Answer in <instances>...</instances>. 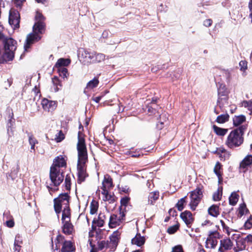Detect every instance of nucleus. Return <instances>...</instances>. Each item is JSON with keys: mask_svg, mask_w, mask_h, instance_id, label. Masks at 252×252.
<instances>
[{"mask_svg": "<svg viewBox=\"0 0 252 252\" xmlns=\"http://www.w3.org/2000/svg\"><path fill=\"white\" fill-rule=\"evenodd\" d=\"M78 151V183L81 184L86 177V163L88 161V154L87 148L85 143V140L80 136V132L78 133V141L77 143Z\"/></svg>", "mask_w": 252, "mask_h": 252, "instance_id": "obj_1", "label": "nucleus"}, {"mask_svg": "<svg viewBox=\"0 0 252 252\" xmlns=\"http://www.w3.org/2000/svg\"><path fill=\"white\" fill-rule=\"evenodd\" d=\"M247 128V125H242L232 130L227 136L225 145L230 149L240 146L243 143V135Z\"/></svg>", "mask_w": 252, "mask_h": 252, "instance_id": "obj_2", "label": "nucleus"}, {"mask_svg": "<svg viewBox=\"0 0 252 252\" xmlns=\"http://www.w3.org/2000/svg\"><path fill=\"white\" fill-rule=\"evenodd\" d=\"M64 176L61 169L57 167H51L50 170V183L46 182V187L49 190L55 191L58 189L57 187L63 181Z\"/></svg>", "mask_w": 252, "mask_h": 252, "instance_id": "obj_3", "label": "nucleus"}, {"mask_svg": "<svg viewBox=\"0 0 252 252\" xmlns=\"http://www.w3.org/2000/svg\"><path fill=\"white\" fill-rule=\"evenodd\" d=\"M70 196L67 193L61 194L54 199V208L58 217L61 213L62 207L69 206Z\"/></svg>", "mask_w": 252, "mask_h": 252, "instance_id": "obj_4", "label": "nucleus"}, {"mask_svg": "<svg viewBox=\"0 0 252 252\" xmlns=\"http://www.w3.org/2000/svg\"><path fill=\"white\" fill-rule=\"evenodd\" d=\"M55 249L58 250L62 246V252H72L75 250L72 243L70 241L65 240L64 236L61 234L57 236L55 240Z\"/></svg>", "mask_w": 252, "mask_h": 252, "instance_id": "obj_5", "label": "nucleus"}, {"mask_svg": "<svg viewBox=\"0 0 252 252\" xmlns=\"http://www.w3.org/2000/svg\"><path fill=\"white\" fill-rule=\"evenodd\" d=\"M218 105L220 108H222L224 104H228V91L224 84H220L218 89Z\"/></svg>", "mask_w": 252, "mask_h": 252, "instance_id": "obj_6", "label": "nucleus"}, {"mask_svg": "<svg viewBox=\"0 0 252 252\" xmlns=\"http://www.w3.org/2000/svg\"><path fill=\"white\" fill-rule=\"evenodd\" d=\"M202 188L197 187L190 193V208L192 210H195L202 197Z\"/></svg>", "mask_w": 252, "mask_h": 252, "instance_id": "obj_7", "label": "nucleus"}, {"mask_svg": "<svg viewBox=\"0 0 252 252\" xmlns=\"http://www.w3.org/2000/svg\"><path fill=\"white\" fill-rule=\"evenodd\" d=\"M125 214L124 212L120 211L119 214H113L109 218V226L110 228H115L120 225L125 220Z\"/></svg>", "mask_w": 252, "mask_h": 252, "instance_id": "obj_8", "label": "nucleus"}, {"mask_svg": "<svg viewBox=\"0 0 252 252\" xmlns=\"http://www.w3.org/2000/svg\"><path fill=\"white\" fill-rule=\"evenodd\" d=\"M94 52H90L85 49L80 50L79 59L81 62L84 64L94 63Z\"/></svg>", "mask_w": 252, "mask_h": 252, "instance_id": "obj_9", "label": "nucleus"}, {"mask_svg": "<svg viewBox=\"0 0 252 252\" xmlns=\"http://www.w3.org/2000/svg\"><path fill=\"white\" fill-rule=\"evenodd\" d=\"M220 238V233L217 231H210L206 241V248L214 249L218 244V239Z\"/></svg>", "mask_w": 252, "mask_h": 252, "instance_id": "obj_10", "label": "nucleus"}, {"mask_svg": "<svg viewBox=\"0 0 252 252\" xmlns=\"http://www.w3.org/2000/svg\"><path fill=\"white\" fill-rule=\"evenodd\" d=\"M35 18L36 22L33 27V31L42 33L45 28L44 18L41 13L37 12Z\"/></svg>", "mask_w": 252, "mask_h": 252, "instance_id": "obj_11", "label": "nucleus"}, {"mask_svg": "<svg viewBox=\"0 0 252 252\" xmlns=\"http://www.w3.org/2000/svg\"><path fill=\"white\" fill-rule=\"evenodd\" d=\"M20 18L18 11L12 9L9 11V23L14 29L19 28Z\"/></svg>", "mask_w": 252, "mask_h": 252, "instance_id": "obj_12", "label": "nucleus"}, {"mask_svg": "<svg viewBox=\"0 0 252 252\" xmlns=\"http://www.w3.org/2000/svg\"><path fill=\"white\" fill-rule=\"evenodd\" d=\"M34 33H30L28 35L24 45V51L28 52V49L30 48L32 44L34 42L38 41L40 39V36L38 35L40 32H35L33 31Z\"/></svg>", "mask_w": 252, "mask_h": 252, "instance_id": "obj_13", "label": "nucleus"}, {"mask_svg": "<svg viewBox=\"0 0 252 252\" xmlns=\"http://www.w3.org/2000/svg\"><path fill=\"white\" fill-rule=\"evenodd\" d=\"M62 232L65 235H71L74 232V226L71 221L62 222Z\"/></svg>", "mask_w": 252, "mask_h": 252, "instance_id": "obj_14", "label": "nucleus"}, {"mask_svg": "<svg viewBox=\"0 0 252 252\" xmlns=\"http://www.w3.org/2000/svg\"><path fill=\"white\" fill-rule=\"evenodd\" d=\"M113 186V180L111 177L109 175H105L101 187L102 190H109L112 188Z\"/></svg>", "mask_w": 252, "mask_h": 252, "instance_id": "obj_15", "label": "nucleus"}, {"mask_svg": "<svg viewBox=\"0 0 252 252\" xmlns=\"http://www.w3.org/2000/svg\"><path fill=\"white\" fill-rule=\"evenodd\" d=\"M42 108L44 110H54L57 107V103L55 101L44 98L41 101Z\"/></svg>", "mask_w": 252, "mask_h": 252, "instance_id": "obj_16", "label": "nucleus"}, {"mask_svg": "<svg viewBox=\"0 0 252 252\" xmlns=\"http://www.w3.org/2000/svg\"><path fill=\"white\" fill-rule=\"evenodd\" d=\"M246 241H247V242L252 243V235L249 234L244 240H241L238 241L237 242V245L238 246V249H237V248H235V252H238L240 251H242L244 250L246 247L245 245V243Z\"/></svg>", "mask_w": 252, "mask_h": 252, "instance_id": "obj_17", "label": "nucleus"}, {"mask_svg": "<svg viewBox=\"0 0 252 252\" xmlns=\"http://www.w3.org/2000/svg\"><path fill=\"white\" fill-rule=\"evenodd\" d=\"M66 164V160L64 157L60 155L54 159L53 163L51 167H57L58 169H60V167H65Z\"/></svg>", "mask_w": 252, "mask_h": 252, "instance_id": "obj_18", "label": "nucleus"}, {"mask_svg": "<svg viewBox=\"0 0 252 252\" xmlns=\"http://www.w3.org/2000/svg\"><path fill=\"white\" fill-rule=\"evenodd\" d=\"M159 192L158 191H153L149 193L147 196V203L148 205H154L159 199Z\"/></svg>", "mask_w": 252, "mask_h": 252, "instance_id": "obj_19", "label": "nucleus"}, {"mask_svg": "<svg viewBox=\"0 0 252 252\" xmlns=\"http://www.w3.org/2000/svg\"><path fill=\"white\" fill-rule=\"evenodd\" d=\"M180 216L187 225L188 227H190V224L193 221L192 214L189 211H186L182 213Z\"/></svg>", "mask_w": 252, "mask_h": 252, "instance_id": "obj_20", "label": "nucleus"}, {"mask_svg": "<svg viewBox=\"0 0 252 252\" xmlns=\"http://www.w3.org/2000/svg\"><path fill=\"white\" fill-rule=\"evenodd\" d=\"M232 247V243L231 241L228 239H224L220 241V246L219 249L220 252H223L225 251L231 249Z\"/></svg>", "mask_w": 252, "mask_h": 252, "instance_id": "obj_21", "label": "nucleus"}, {"mask_svg": "<svg viewBox=\"0 0 252 252\" xmlns=\"http://www.w3.org/2000/svg\"><path fill=\"white\" fill-rule=\"evenodd\" d=\"M121 232L118 231H114L113 234L110 236V241L112 248H115L117 246L119 240L120 238Z\"/></svg>", "mask_w": 252, "mask_h": 252, "instance_id": "obj_22", "label": "nucleus"}, {"mask_svg": "<svg viewBox=\"0 0 252 252\" xmlns=\"http://www.w3.org/2000/svg\"><path fill=\"white\" fill-rule=\"evenodd\" d=\"M214 172L218 178L219 183H220L222 182V165L219 161L217 162L214 168Z\"/></svg>", "mask_w": 252, "mask_h": 252, "instance_id": "obj_23", "label": "nucleus"}, {"mask_svg": "<svg viewBox=\"0 0 252 252\" xmlns=\"http://www.w3.org/2000/svg\"><path fill=\"white\" fill-rule=\"evenodd\" d=\"M145 242V237L141 236L140 234H137L136 236L131 240L132 244L135 245L138 247H141L144 245Z\"/></svg>", "mask_w": 252, "mask_h": 252, "instance_id": "obj_24", "label": "nucleus"}, {"mask_svg": "<svg viewBox=\"0 0 252 252\" xmlns=\"http://www.w3.org/2000/svg\"><path fill=\"white\" fill-rule=\"evenodd\" d=\"M61 220L62 222L71 221V212L69 206L63 208Z\"/></svg>", "mask_w": 252, "mask_h": 252, "instance_id": "obj_25", "label": "nucleus"}, {"mask_svg": "<svg viewBox=\"0 0 252 252\" xmlns=\"http://www.w3.org/2000/svg\"><path fill=\"white\" fill-rule=\"evenodd\" d=\"M101 194L103 195V200L108 201L110 203H113L115 201V197L109 192L108 190H102Z\"/></svg>", "mask_w": 252, "mask_h": 252, "instance_id": "obj_26", "label": "nucleus"}, {"mask_svg": "<svg viewBox=\"0 0 252 252\" xmlns=\"http://www.w3.org/2000/svg\"><path fill=\"white\" fill-rule=\"evenodd\" d=\"M246 121V117L243 115L235 116L233 118L234 126H237L242 125Z\"/></svg>", "mask_w": 252, "mask_h": 252, "instance_id": "obj_27", "label": "nucleus"}, {"mask_svg": "<svg viewBox=\"0 0 252 252\" xmlns=\"http://www.w3.org/2000/svg\"><path fill=\"white\" fill-rule=\"evenodd\" d=\"M210 215L217 217L220 214L219 207L217 205H213L210 207L208 210Z\"/></svg>", "mask_w": 252, "mask_h": 252, "instance_id": "obj_28", "label": "nucleus"}, {"mask_svg": "<svg viewBox=\"0 0 252 252\" xmlns=\"http://www.w3.org/2000/svg\"><path fill=\"white\" fill-rule=\"evenodd\" d=\"M252 164V156L248 155L240 163V166L242 168H245Z\"/></svg>", "mask_w": 252, "mask_h": 252, "instance_id": "obj_29", "label": "nucleus"}, {"mask_svg": "<svg viewBox=\"0 0 252 252\" xmlns=\"http://www.w3.org/2000/svg\"><path fill=\"white\" fill-rule=\"evenodd\" d=\"M70 63V60L68 59L61 58L59 59L56 63V66L57 67H62L68 65Z\"/></svg>", "mask_w": 252, "mask_h": 252, "instance_id": "obj_30", "label": "nucleus"}, {"mask_svg": "<svg viewBox=\"0 0 252 252\" xmlns=\"http://www.w3.org/2000/svg\"><path fill=\"white\" fill-rule=\"evenodd\" d=\"M213 128L214 132L219 136H224L228 131L227 129L220 128L216 125L213 126Z\"/></svg>", "mask_w": 252, "mask_h": 252, "instance_id": "obj_31", "label": "nucleus"}, {"mask_svg": "<svg viewBox=\"0 0 252 252\" xmlns=\"http://www.w3.org/2000/svg\"><path fill=\"white\" fill-rule=\"evenodd\" d=\"M99 83L98 79L96 78H94L93 80L90 81L87 84L86 89L88 90H92L94 88L96 87Z\"/></svg>", "mask_w": 252, "mask_h": 252, "instance_id": "obj_32", "label": "nucleus"}, {"mask_svg": "<svg viewBox=\"0 0 252 252\" xmlns=\"http://www.w3.org/2000/svg\"><path fill=\"white\" fill-rule=\"evenodd\" d=\"M239 197V195L236 192H232L229 198V204L232 206L236 205L238 201Z\"/></svg>", "mask_w": 252, "mask_h": 252, "instance_id": "obj_33", "label": "nucleus"}, {"mask_svg": "<svg viewBox=\"0 0 252 252\" xmlns=\"http://www.w3.org/2000/svg\"><path fill=\"white\" fill-rule=\"evenodd\" d=\"M98 249L102 250L104 248H112V246L108 241H98Z\"/></svg>", "mask_w": 252, "mask_h": 252, "instance_id": "obj_34", "label": "nucleus"}, {"mask_svg": "<svg viewBox=\"0 0 252 252\" xmlns=\"http://www.w3.org/2000/svg\"><path fill=\"white\" fill-rule=\"evenodd\" d=\"M105 216L103 214H99L97 220H94L93 221V223H96L98 227H102L104 223V219Z\"/></svg>", "mask_w": 252, "mask_h": 252, "instance_id": "obj_35", "label": "nucleus"}, {"mask_svg": "<svg viewBox=\"0 0 252 252\" xmlns=\"http://www.w3.org/2000/svg\"><path fill=\"white\" fill-rule=\"evenodd\" d=\"M94 63H100L104 61L105 59V55L102 53H96L94 52Z\"/></svg>", "mask_w": 252, "mask_h": 252, "instance_id": "obj_36", "label": "nucleus"}, {"mask_svg": "<svg viewBox=\"0 0 252 252\" xmlns=\"http://www.w3.org/2000/svg\"><path fill=\"white\" fill-rule=\"evenodd\" d=\"M229 117V116L227 113L222 114L217 117L216 121L219 124H223L228 121Z\"/></svg>", "mask_w": 252, "mask_h": 252, "instance_id": "obj_37", "label": "nucleus"}, {"mask_svg": "<svg viewBox=\"0 0 252 252\" xmlns=\"http://www.w3.org/2000/svg\"><path fill=\"white\" fill-rule=\"evenodd\" d=\"M98 203L95 201H92L90 204V214L92 215L95 214L98 210Z\"/></svg>", "mask_w": 252, "mask_h": 252, "instance_id": "obj_38", "label": "nucleus"}, {"mask_svg": "<svg viewBox=\"0 0 252 252\" xmlns=\"http://www.w3.org/2000/svg\"><path fill=\"white\" fill-rule=\"evenodd\" d=\"M238 211L240 217L246 214L248 212V209L247 208L246 204H241L239 207Z\"/></svg>", "mask_w": 252, "mask_h": 252, "instance_id": "obj_39", "label": "nucleus"}, {"mask_svg": "<svg viewBox=\"0 0 252 252\" xmlns=\"http://www.w3.org/2000/svg\"><path fill=\"white\" fill-rule=\"evenodd\" d=\"M52 83L53 85L55 86V88L54 89L55 92H58L59 90V88H58V86H61V84L58 77L57 76H54L52 78Z\"/></svg>", "mask_w": 252, "mask_h": 252, "instance_id": "obj_40", "label": "nucleus"}, {"mask_svg": "<svg viewBox=\"0 0 252 252\" xmlns=\"http://www.w3.org/2000/svg\"><path fill=\"white\" fill-rule=\"evenodd\" d=\"M186 197H183L179 200L178 203L176 204V207H177L179 211H181L184 209V204L186 202Z\"/></svg>", "mask_w": 252, "mask_h": 252, "instance_id": "obj_41", "label": "nucleus"}, {"mask_svg": "<svg viewBox=\"0 0 252 252\" xmlns=\"http://www.w3.org/2000/svg\"><path fill=\"white\" fill-rule=\"evenodd\" d=\"M241 105L248 110H252V101H243L241 103Z\"/></svg>", "mask_w": 252, "mask_h": 252, "instance_id": "obj_42", "label": "nucleus"}, {"mask_svg": "<svg viewBox=\"0 0 252 252\" xmlns=\"http://www.w3.org/2000/svg\"><path fill=\"white\" fill-rule=\"evenodd\" d=\"M58 71L59 73V74L60 76H61L63 78H66L67 77V70L66 68L64 67H61L59 68Z\"/></svg>", "mask_w": 252, "mask_h": 252, "instance_id": "obj_43", "label": "nucleus"}, {"mask_svg": "<svg viewBox=\"0 0 252 252\" xmlns=\"http://www.w3.org/2000/svg\"><path fill=\"white\" fill-rule=\"evenodd\" d=\"M179 227V225L178 224L174 225L169 227L167 229V232L169 234H174L175 232L177 231Z\"/></svg>", "mask_w": 252, "mask_h": 252, "instance_id": "obj_44", "label": "nucleus"}, {"mask_svg": "<svg viewBox=\"0 0 252 252\" xmlns=\"http://www.w3.org/2000/svg\"><path fill=\"white\" fill-rule=\"evenodd\" d=\"M29 141L30 144L31 145V149L34 150L35 144L37 143V140L32 136H29Z\"/></svg>", "mask_w": 252, "mask_h": 252, "instance_id": "obj_45", "label": "nucleus"}, {"mask_svg": "<svg viewBox=\"0 0 252 252\" xmlns=\"http://www.w3.org/2000/svg\"><path fill=\"white\" fill-rule=\"evenodd\" d=\"M64 138V134L62 130L59 131L58 134L56 135L55 140L57 142H61Z\"/></svg>", "mask_w": 252, "mask_h": 252, "instance_id": "obj_46", "label": "nucleus"}, {"mask_svg": "<svg viewBox=\"0 0 252 252\" xmlns=\"http://www.w3.org/2000/svg\"><path fill=\"white\" fill-rule=\"evenodd\" d=\"M222 196L221 191H220L218 190L216 192H215L213 196V198L214 201H219L220 200Z\"/></svg>", "mask_w": 252, "mask_h": 252, "instance_id": "obj_47", "label": "nucleus"}, {"mask_svg": "<svg viewBox=\"0 0 252 252\" xmlns=\"http://www.w3.org/2000/svg\"><path fill=\"white\" fill-rule=\"evenodd\" d=\"M65 187L67 189H69L71 186V179L69 176L66 175L65 178Z\"/></svg>", "mask_w": 252, "mask_h": 252, "instance_id": "obj_48", "label": "nucleus"}, {"mask_svg": "<svg viewBox=\"0 0 252 252\" xmlns=\"http://www.w3.org/2000/svg\"><path fill=\"white\" fill-rule=\"evenodd\" d=\"M226 152V150L224 148H220L217 149V150L215 152V153H216L219 156V157L222 159L223 158L222 156V154L223 153H225Z\"/></svg>", "mask_w": 252, "mask_h": 252, "instance_id": "obj_49", "label": "nucleus"}, {"mask_svg": "<svg viewBox=\"0 0 252 252\" xmlns=\"http://www.w3.org/2000/svg\"><path fill=\"white\" fill-rule=\"evenodd\" d=\"M156 101H157V99H153L152 102H151V105L150 106H148V111H150V110H155L156 109H157L158 108L156 107Z\"/></svg>", "mask_w": 252, "mask_h": 252, "instance_id": "obj_50", "label": "nucleus"}, {"mask_svg": "<svg viewBox=\"0 0 252 252\" xmlns=\"http://www.w3.org/2000/svg\"><path fill=\"white\" fill-rule=\"evenodd\" d=\"M240 69L241 70H245L247 69V63L245 61H241L239 63Z\"/></svg>", "mask_w": 252, "mask_h": 252, "instance_id": "obj_51", "label": "nucleus"}, {"mask_svg": "<svg viewBox=\"0 0 252 252\" xmlns=\"http://www.w3.org/2000/svg\"><path fill=\"white\" fill-rule=\"evenodd\" d=\"M129 201V198L128 197H123L121 200V203L122 205L126 206Z\"/></svg>", "mask_w": 252, "mask_h": 252, "instance_id": "obj_52", "label": "nucleus"}, {"mask_svg": "<svg viewBox=\"0 0 252 252\" xmlns=\"http://www.w3.org/2000/svg\"><path fill=\"white\" fill-rule=\"evenodd\" d=\"M22 244V240L19 235H16L15 239L14 245H21Z\"/></svg>", "mask_w": 252, "mask_h": 252, "instance_id": "obj_53", "label": "nucleus"}, {"mask_svg": "<svg viewBox=\"0 0 252 252\" xmlns=\"http://www.w3.org/2000/svg\"><path fill=\"white\" fill-rule=\"evenodd\" d=\"M220 222V223H221L224 230H225L227 234L228 235H230L229 228L225 225L224 222L223 220H221Z\"/></svg>", "mask_w": 252, "mask_h": 252, "instance_id": "obj_54", "label": "nucleus"}, {"mask_svg": "<svg viewBox=\"0 0 252 252\" xmlns=\"http://www.w3.org/2000/svg\"><path fill=\"white\" fill-rule=\"evenodd\" d=\"M25 0H13L14 3L17 7H21Z\"/></svg>", "mask_w": 252, "mask_h": 252, "instance_id": "obj_55", "label": "nucleus"}, {"mask_svg": "<svg viewBox=\"0 0 252 252\" xmlns=\"http://www.w3.org/2000/svg\"><path fill=\"white\" fill-rule=\"evenodd\" d=\"M212 22V20L210 19H206L203 22V25L205 27H208L211 26Z\"/></svg>", "mask_w": 252, "mask_h": 252, "instance_id": "obj_56", "label": "nucleus"}, {"mask_svg": "<svg viewBox=\"0 0 252 252\" xmlns=\"http://www.w3.org/2000/svg\"><path fill=\"white\" fill-rule=\"evenodd\" d=\"M251 220L249 219L247 220V221L245 223V227L248 229H250L252 227V223L251 222Z\"/></svg>", "mask_w": 252, "mask_h": 252, "instance_id": "obj_57", "label": "nucleus"}, {"mask_svg": "<svg viewBox=\"0 0 252 252\" xmlns=\"http://www.w3.org/2000/svg\"><path fill=\"white\" fill-rule=\"evenodd\" d=\"M249 8L250 9V11L251 12L250 16L252 18L251 22H252V0H250L249 3Z\"/></svg>", "mask_w": 252, "mask_h": 252, "instance_id": "obj_58", "label": "nucleus"}, {"mask_svg": "<svg viewBox=\"0 0 252 252\" xmlns=\"http://www.w3.org/2000/svg\"><path fill=\"white\" fill-rule=\"evenodd\" d=\"M6 223L7 226L9 227H12L14 225V222L12 220H7Z\"/></svg>", "mask_w": 252, "mask_h": 252, "instance_id": "obj_59", "label": "nucleus"}, {"mask_svg": "<svg viewBox=\"0 0 252 252\" xmlns=\"http://www.w3.org/2000/svg\"><path fill=\"white\" fill-rule=\"evenodd\" d=\"M21 250V245H14V252H20Z\"/></svg>", "mask_w": 252, "mask_h": 252, "instance_id": "obj_60", "label": "nucleus"}, {"mask_svg": "<svg viewBox=\"0 0 252 252\" xmlns=\"http://www.w3.org/2000/svg\"><path fill=\"white\" fill-rule=\"evenodd\" d=\"M3 27L0 23V39L3 37V36H4V34L3 33Z\"/></svg>", "mask_w": 252, "mask_h": 252, "instance_id": "obj_61", "label": "nucleus"}, {"mask_svg": "<svg viewBox=\"0 0 252 252\" xmlns=\"http://www.w3.org/2000/svg\"><path fill=\"white\" fill-rule=\"evenodd\" d=\"M101 98H102V96H96V97H94L93 98V100L96 103H98L101 100Z\"/></svg>", "mask_w": 252, "mask_h": 252, "instance_id": "obj_62", "label": "nucleus"}, {"mask_svg": "<svg viewBox=\"0 0 252 252\" xmlns=\"http://www.w3.org/2000/svg\"><path fill=\"white\" fill-rule=\"evenodd\" d=\"M35 0L38 3H41L42 4L46 3L48 1V0Z\"/></svg>", "mask_w": 252, "mask_h": 252, "instance_id": "obj_63", "label": "nucleus"}, {"mask_svg": "<svg viewBox=\"0 0 252 252\" xmlns=\"http://www.w3.org/2000/svg\"><path fill=\"white\" fill-rule=\"evenodd\" d=\"M132 252H142L140 250H136V251H133Z\"/></svg>", "mask_w": 252, "mask_h": 252, "instance_id": "obj_64", "label": "nucleus"}]
</instances>
